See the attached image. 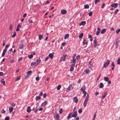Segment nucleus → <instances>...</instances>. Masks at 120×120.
Segmentation results:
<instances>
[{"instance_id": "52", "label": "nucleus", "mask_w": 120, "mask_h": 120, "mask_svg": "<svg viewBox=\"0 0 120 120\" xmlns=\"http://www.w3.org/2000/svg\"><path fill=\"white\" fill-rule=\"evenodd\" d=\"M12 25H10L9 29L10 30H11L12 28Z\"/></svg>"}, {"instance_id": "24", "label": "nucleus", "mask_w": 120, "mask_h": 120, "mask_svg": "<svg viewBox=\"0 0 120 120\" xmlns=\"http://www.w3.org/2000/svg\"><path fill=\"white\" fill-rule=\"evenodd\" d=\"M13 110V108L12 107H10L9 108V111L10 112H11Z\"/></svg>"}, {"instance_id": "57", "label": "nucleus", "mask_w": 120, "mask_h": 120, "mask_svg": "<svg viewBox=\"0 0 120 120\" xmlns=\"http://www.w3.org/2000/svg\"><path fill=\"white\" fill-rule=\"evenodd\" d=\"M23 58L22 57H21L20 58H19V60H18V61H20Z\"/></svg>"}, {"instance_id": "11", "label": "nucleus", "mask_w": 120, "mask_h": 120, "mask_svg": "<svg viewBox=\"0 0 120 120\" xmlns=\"http://www.w3.org/2000/svg\"><path fill=\"white\" fill-rule=\"evenodd\" d=\"M41 60L40 58L38 59L36 61V66H37L38 65V64L40 62Z\"/></svg>"}, {"instance_id": "26", "label": "nucleus", "mask_w": 120, "mask_h": 120, "mask_svg": "<svg viewBox=\"0 0 120 120\" xmlns=\"http://www.w3.org/2000/svg\"><path fill=\"white\" fill-rule=\"evenodd\" d=\"M104 80L106 81H107L109 79V78L108 77H104Z\"/></svg>"}, {"instance_id": "17", "label": "nucleus", "mask_w": 120, "mask_h": 120, "mask_svg": "<svg viewBox=\"0 0 120 120\" xmlns=\"http://www.w3.org/2000/svg\"><path fill=\"white\" fill-rule=\"evenodd\" d=\"M31 110V109L30 107L29 106L28 107L26 111L28 113H29L30 112Z\"/></svg>"}, {"instance_id": "50", "label": "nucleus", "mask_w": 120, "mask_h": 120, "mask_svg": "<svg viewBox=\"0 0 120 120\" xmlns=\"http://www.w3.org/2000/svg\"><path fill=\"white\" fill-rule=\"evenodd\" d=\"M92 11L90 12L89 13V16H91L92 15Z\"/></svg>"}, {"instance_id": "15", "label": "nucleus", "mask_w": 120, "mask_h": 120, "mask_svg": "<svg viewBox=\"0 0 120 120\" xmlns=\"http://www.w3.org/2000/svg\"><path fill=\"white\" fill-rule=\"evenodd\" d=\"M106 29H102L101 32V33L102 34H104L106 31Z\"/></svg>"}, {"instance_id": "55", "label": "nucleus", "mask_w": 120, "mask_h": 120, "mask_svg": "<svg viewBox=\"0 0 120 120\" xmlns=\"http://www.w3.org/2000/svg\"><path fill=\"white\" fill-rule=\"evenodd\" d=\"M4 75V73L2 72H0V76H2Z\"/></svg>"}, {"instance_id": "35", "label": "nucleus", "mask_w": 120, "mask_h": 120, "mask_svg": "<svg viewBox=\"0 0 120 120\" xmlns=\"http://www.w3.org/2000/svg\"><path fill=\"white\" fill-rule=\"evenodd\" d=\"M67 55V54H66L65 55H64V56L63 60L64 61H65V58L66 57Z\"/></svg>"}, {"instance_id": "14", "label": "nucleus", "mask_w": 120, "mask_h": 120, "mask_svg": "<svg viewBox=\"0 0 120 120\" xmlns=\"http://www.w3.org/2000/svg\"><path fill=\"white\" fill-rule=\"evenodd\" d=\"M21 27L20 25L19 24H18V25L17 27V28L16 29V31H19V27H20V28H21Z\"/></svg>"}, {"instance_id": "20", "label": "nucleus", "mask_w": 120, "mask_h": 120, "mask_svg": "<svg viewBox=\"0 0 120 120\" xmlns=\"http://www.w3.org/2000/svg\"><path fill=\"white\" fill-rule=\"evenodd\" d=\"M119 42V40L116 41V43H115V45H116V48L118 47Z\"/></svg>"}, {"instance_id": "23", "label": "nucleus", "mask_w": 120, "mask_h": 120, "mask_svg": "<svg viewBox=\"0 0 120 120\" xmlns=\"http://www.w3.org/2000/svg\"><path fill=\"white\" fill-rule=\"evenodd\" d=\"M103 86L104 85L103 83L102 82L100 83L99 87L101 88H102Z\"/></svg>"}, {"instance_id": "12", "label": "nucleus", "mask_w": 120, "mask_h": 120, "mask_svg": "<svg viewBox=\"0 0 120 120\" xmlns=\"http://www.w3.org/2000/svg\"><path fill=\"white\" fill-rule=\"evenodd\" d=\"M86 23V22L85 21H83L82 22H81L79 24V26H81L82 25L84 26Z\"/></svg>"}, {"instance_id": "61", "label": "nucleus", "mask_w": 120, "mask_h": 120, "mask_svg": "<svg viewBox=\"0 0 120 120\" xmlns=\"http://www.w3.org/2000/svg\"><path fill=\"white\" fill-rule=\"evenodd\" d=\"M15 104L13 102L12 104V106H15Z\"/></svg>"}, {"instance_id": "62", "label": "nucleus", "mask_w": 120, "mask_h": 120, "mask_svg": "<svg viewBox=\"0 0 120 120\" xmlns=\"http://www.w3.org/2000/svg\"><path fill=\"white\" fill-rule=\"evenodd\" d=\"M26 15H27V14L26 13H25L23 15V18H25V17L26 16Z\"/></svg>"}, {"instance_id": "27", "label": "nucleus", "mask_w": 120, "mask_h": 120, "mask_svg": "<svg viewBox=\"0 0 120 120\" xmlns=\"http://www.w3.org/2000/svg\"><path fill=\"white\" fill-rule=\"evenodd\" d=\"M19 48L20 49H22L23 47V45L22 44H21L19 45Z\"/></svg>"}, {"instance_id": "46", "label": "nucleus", "mask_w": 120, "mask_h": 120, "mask_svg": "<svg viewBox=\"0 0 120 120\" xmlns=\"http://www.w3.org/2000/svg\"><path fill=\"white\" fill-rule=\"evenodd\" d=\"M32 72V71H31L30 70L28 71V72L27 73V74L28 75L30 74Z\"/></svg>"}, {"instance_id": "42", "label": "nucleus", "mask_w": 120, "mask_h": 120, "mask_svg": "<svg viewBox=\"0 0 120 120\" xmlns=\"http://www.w3.org/2000/svg\"><path fill=\"white\" fill-rule=\"evenodd\" d=\"M28 57L29 58L31 59L33 57V56L32 55H30L28 56Z\"/></svg>"}, {"instance_id": "60", "label": "nucleus", "mask_w": 120, "mask_h": 120, "mask_svg": "<svg viewBox=\"0 0 120 120\" xmlns=\"http://www.w3.org/2000/svg\"><path fill=\"white\" fill-rule=\"evenodd\" d=\"M5 53L3 52L2 55V57H4V56H5Z\"/></svg>"}, {"instance_id": "56", "label": "nucleus", "mask_w": 120, "mask_h": 120, "mask_svg": "<svg viewBox=\"0 0 120 120\" xmlns=\"http://www.w3.org/2000/svg\"><path fill=\"white\" fill-rule=\"evenodd\" d=\"M7 50V49L5 48L3 50V52L5 53L6 51Z\"/></svg>"}, {"instance_id": "63", "label": "nucleus", "mask_w": 120, "mask_h": 120, "mask_svg": "<svg viewBox=\"0 0 120 120\" xmlns=\"http://www.w3.org/2000/svg\"><path fill=\"white\" fill-rule=\"evenodd\" d=\"M43 97L44 98H46V93L44 94L43 95Z\"/></svg>"}, {"instance_id": "10", "label": "nucleus", "mask_w": 120, "mask_h": 120, "mask_svg": "<svg viewBox=\"0 0 120 120\" xmlns=\"http://www.w3.org/2000/svg\"><path fill=\"white\" fill-rule=\"evenodd\" d=\"M67 13V11L64 9L62 10L61 11V13L64 15L66 14Z\"/></svg>"}, {"instance_id": "37", "label": "nucleus", "mask_w": 120, "mask_h": 120, "mask_svg": "<svg viewBox=\"0 0 120 120\" xmlns=\"http://www.w3.org/2000/svg\"><path fill=\"white\" fill-rule=\"evenodd\" d=\"M56 118V119L59 118L60 117V116H59V114H56L55 116Z\"/></svg>"}, {"instance_id": "59", "label": "nucleus", "mask_w": 120, "mask_h": 120, "mask_svg": "<svg viewBox=\"0 0 120 120\" xmlns=\"http://www.w3.org/2000/svg\"><path fill=\"white\" fill-rule=\"evenodd\" d=\"M75 63H73L72 65H71V67H73L75 66Z\"/></svg>"}, {"instance_id": "64", "label": "nucleus", "mask_w": 120, "mask_h": 120, "mask_svg": "<svg viewBox=\"0 0 120 120\" xmlns=\"http://www.w3.org/2000/svg\"><path fill=\"white\" fill-rule=\"evenodd\" d=\"M80 58V57L79 56H77L76 57V59L77 60H79Z\"/></svg>"}, {"instance_id": "45", "label": "nucleus", "mask_w": 120, "mask_h": 120, "mask_svg": "<svg viewBox=\"0 0 120 120\" xmlns=\"http://www.w3.org/2000/svg\"><path fill=\"white\" fill-rule=\"evenodd\" d=\"M1 112L2 113H5L6 111L2 109L1 111Z\"/></svg>"}, {"instance_id": "47", "label": "nucleus", "mask_w": 120, "mask_h": 120, "mask_svg": "<svg viewBox=\"0 0 120 120\" xmlns=\"http://www.w3.org/2000/svg\"><path fill=\"white\" fill-rule=\"evenodd\" d=\"M119 10L118 9H116L114 13L115 14H116L117 13L118 11Z\"/></svg>"}, {"instance_id": "16", "label": "nucleus", "mask_w": 120, "mask_h": 120, "mask_svg": "<svg viewBox=\"0 0 120 120\" xmlns=\"http://www.w3.org/2000/svg\"><path fill=\"white\" fill-rule=\"evenodd\" d=\"M83 45H84L85 44H86V45H87L88 44V42L86 41L85 39H84L83 41Z\"/></svg>"}, {"instance_id": "36", "label": "nucleus", "mask_w": 120, "mask_h": 120, "mask_svg": "<svg viewBox=\"0 0 120 120\" xmlns=\"http://www.w3.org/2000/svg\"><path fill=\"white\" fill-rule=\"evenodd\" d=\"M61 87V85H58L57 86V89L58 90H59Z\"/></svg>"}, {"instance_id": "58", "label": "nucleus", "mask_w": 120, "mask_h": 120, "mask_svg": "<svg viewBox=\"0 0 120 120\" xmlns=\"http://www.w3.org/2000/svg\"><path fill=\"white\" fill-rule=\"evenodd\" d=\"M43 109V108L41 107L38 110L39 111H42Z\"/></svg>"}, {"instance_id": "44", "label": "nucleus", "mask_w": 120, "mask_h": 120, "mask_svg": "<svg viewBox=\"0 0 120 120\" xmlns=\"http://www.w3.org/2000/svg\"><path fill=\"white\" fill-rule=\"evenodd\" d=\"M89 64H90V65L92 66L93 64V63L92 61H91V60H90L89 62Z\"/></svg>"}, {"instance_id": "25", "label": "nucleus", "mask_w": 120, "mask_h": 120, "mask_svg": "<svg viewBox=\"0 0 120 120\" xmlns=\"http://www.w3.org/2000/svg\"><path fill=\"white\" fill-rule=\"evenodd\" d=\"M39 39L40 40H41L43 38V36L41 35H39L38 36Z\"/></svg>"}, {"instance_id": "33", "label": "nucleus", "mask_w": 120, "mask_h": 120, "mask_svg": "<svg viewBox=\"0 0 120 120\" xmlns=\"http://www.w3.org/2000/svg\"><path fill=\"white\" fill-rule=\"evenodd\" d=\"M89 71L88 69H86L85 70V71L87 74H88L89 72Z\"/></svg>"}, {"instance_id": "3", "label": "nucleus", "mask_w": 120, "mask_h": 120, "mask_svg": "<svg viewBox=\"0 0 120 120\" xmlns=\"http://www.w3.org/2000/svg\"><path fill=\"white\" fill-rule=\"evenodd\" d=\"M110 62V60H107V62L104 64L103 68H105L107 67L109 64Z\"/></svg>"}, {"instance_id": "28", "label": "nucleus", "mask_w": 120, "mask_h": 120, "mask_svg": "<svg viewBox=\"0 0 120 120\" xmlns=\"http://www.w3.org/2000/svg\"><path fill=\"white\" fill-rule=\"evenodd\" d=\"M72 61L71 62V63H75L76 62V60L75 59V58L73 57V56L72 57Z\"/></svg>"}, {"instance_id": "8", "label": "nucleus", "mask_w": 120, "mask_h": 120, "mask_svg": "<svg viewBox=\"0 0 120 120\" xmlns=\"http://www.w3.org/2000/svg\"><path fill=\"white\" fill-rule=\"evenodd\" d=\"M118 6V4L117 3H114L111 4V6L112 7H114L115 8H116Z\"/></svg>"}, {"instance_id": "31", "label": "nucleus", "mask_w": 120, "mask_h": 120, "mask_svg": "<svg viewBox=\"0 0 120 120\" xmlns=\"http://www.w3.org/2000/svg\"><path fill=\"white\" fill-rule=\"evenodd\" d=\"M84 7L85 8H89V6L88 4H87L84 5Z\"/></svg>"}, {"instance_id": "7", "label": "nucleus", "mask_w": 120, "mask_h": 120, "mask_svg": "<svg viewBox=\"0 0 120 120\" xmlns=\"http://www.w3.org/2000/svg\"><path fill=\"white\" fill-rule=\"evenodd\" d=\"M101 31V30L100 28L98 27L97 28V31L96 33V34L97 35H98L99 34Z\"/></svg>"}, {"instance_id": "53", "label": "nucleus", "mask_w": 120, "mask_h": 120, "mask_svg": "<svg viewBox=\"0 0 120 120\" xmlns=\"http://www.w3.org/2000/svg\"><path fill=\"white\" fill-rule=\"evenodd\" d=\"M36 80L37 81L39 80V77L38 76L36 77Z\"/></svg>"}, {"instance_id": "5", "label": "nucleus", "mask_w": 120, "mask_h": 120, "mask_svg": "<svg viewBox=\"0 0 120 120\" xmlns=\"http://www.w3.org/2000/svg\"><path fill=\"white\" fill-rule=\"evenodd\" d=\"M88 100V98H86L85 99L83 103V105L85 107L86 106V103Z\"/></svg>"}, {"instance_id": "32", "label": "nucleus", "mask_w": 120, "mask_h": 120, "mask_svg": "<svg viewBox=\"0 0 120 120\" xmlns=\"http://www.w3.org/2000/svg\"><path fill=\"white\" fill-rule=\"evenodd\" d=\"M1 82L4 85H5V82L4 81V79H2L1 80Z\"/></svg>"}, {"instance_id": "2", "label": "nucleus", "mask_w": 120, "mask_h": 120, "mask_svg": "<svg viewBox=\"0 0 120 120\" xmlns=\"http://www.w3.org/2000/svg\"><path fill=\"white\" fill-rule=\"evenodd\" d=\"M94 47H95L99 45V44H98V42L97 41L96 38H95L94 40Z\"/></svg>"}, {"instance_id": "51", "label": "nucleus", "mask_w": 120, "mask_h": 120, "mask_svg": "<svg viewBox=\"0 0 120 120\" xmlns=\"http://www.w3.org/2000/svg\"><path fill=\"white\" fill-rule=\"evenodd\" d=\"M20 77H21V76H19V77H17V79H16V81H17L18 80H19V79H20Z\"/></svg>"}, {"instance_id": "1", "label": "nucleus", "mask_w": 120, "mask_h": 120, "mask_svg": "<svg viewBox=\"0 0 120 120\" xmlns=\"http://www.w3.org/2000/svg\"><path fill=\"white\" fill-rule=\"evenodd\" d=\"M86 87L85 86H83L80 89V90L83 92V93L84 94L83 97H85V95L86 94V92L85 91V89Z\"/></svg>"}, {"instance_id": "54", "label": "nucleus", "mask_w": 120, "mask_h": 120, "mask_svg": "<svg viewBox=\"0 0 120 120\" xmlns=\"http://www.w3.org/2000/svg\"><path fill=\"white\" fill-rule=\"evenodd\" d=\"M105 3H103L102 4V6L101 7V8H104V7L105 6Z\"/></svg>"}, {"instance_id": "22", "label": "nucleus", "mask_w": 120, "mask_h": 120, "mask_svg": "<svg viewBox=\"0 0 120 120\" xmlns=\"http://www.w3.org/2000/svg\"><path fill=\"white\" fill-rule=\"evenodd\" d=\"M73 101H74L75 103H76L78 102V100L77 98H73Z\"/></svg>"}, {"instance_id": "13", "label": "nucleus", "mask_w": 120, "mask_h": 120, "mask_svg": "<svg viewBox=\"0 0 120 120\" xmlns=\"http://www.w3.org/2000/svg\"><path fill=\"white\" fill-rule=\"evenodd\" d=\"M72 112L70 113L67 117V119H69L72 117Z\"/></svg>"}, {"instance_id": "29", "label": "nucleus", "mask_w": 120, "mask_h": 120, "mask_svg": "<svg viewBox=\"0 0 120 120\" xmlns=\"http://www.w3.org/2000/svg\"><path fill=\"white\" fill-rule=\"evenodd\" d=\"M36 62H32L31 63V66H34V65H35L36 66Z\"/></svg>"}, {"instance_id": "9", "label": "nucleus", "mask_w": 120, "mask_h": 120, "mask_svg": "<svg viewBox=\"0 0 120 120\" xmlns=\"http://www.w3.org/2000/svg\"><path fill=\"white\" fill-rule=\"evenodd\" d=\"M73 89L72 86V85H70L69 86V87L68 88V89L66 90L67 92H68L70 90H71Z\"/></svg>"}, {"instance_id": "41", "label": "nucleus", "mask_w": 120, "mask_h": 120, "mask_svg": "<svg viewBox=\"0 0 120 120\" xmlns=\"http://www.w3.org/2000/svg\"><path fill=\"white\" fill-rule=\"evenodd\" d=\"M100 0H95V3L96 4L97 3H99L100 1Z\"/></svg>"}, {"instance_id": "19", "label": "nucleus", "mask_w": 120, "mask_h": 120, "mask_svg": "<svg viewBox=\"0 0 120 120\" xmlns=\"http://www.w3.org/2000/svg\"><path fill=\"white\" fill-rule=\"evenodd\" d=\"M49 56L50 58L52 59L53 57V55L52 53H50L49 55Z\"/></svg>"}, {"instance_id": "38", "label": "nucleus", "mask_w": 120, "mask_h": 120, "mask_svg": "<svg viewBox=\"0 0 120 120\" xmlns=\"http://www.w3.org/2000/svg\"><path fill=\"white\" fill-rule=\"evenodd\" d=\"M63 109L62 108H60L59 110V113L60 114H61L62 112V110Z\"/></svg>"}, {"instance_id": "49", "label": "nucleus", "mask_w": 120, "mask_h": 120, "mask_svg": "<svg viewBox=\"0 0 120 120\" xmlns=\"http://www.w3.org/2000/svg\"><path fill=\"white\" fill-rule=\"evenodd\" d=\"M82 112V110L81 109H80L79 110H78V112L79 113H81Z\"/></svg>"}, {"instance_id": "18", "label": "nucleus", "mask_w": 120, "mask_h": 120, "mask_svg": "<svg viewBox=\"0 0 120 120\" xmlns=\"http://www.w3.org/2000/svg\"><path fill=\"white\" fill-rule=\"evenodd\" d=\"M47 103V102L46 101H45L41 105L42 106H45L46 105Z\"/></svg>"}, {"instance_id": "34", "label": "nucleus", "mask_w": 120, "mask_h": 120, "mask_svg": "<svg viewBox=\"0 0 120 120\" xmlns=\"http://www.w3.org/2000/svg\"><path fill=\"white\" fill-rule=\"evenodd\" d=\"M120 31V29H118L116 30V34H118Z\"/></svg>"}, {"instance_id": "40", "label": "nucleus", "mask_w": 120, "mask_h": 120, "mask_svg": "<svg viewBox=\"0 0 120 120\" xmlns=\"http://www.w3.org/2000/svg\"><path fill=\"white\" fill-rule=\"evenodd\" d=\"M10 118L8 116H7L5 118V120H9Z\"/></svg>"}, {"instance_id": "21", "label": "nucleus", "mask_w": 120, "mask_h": 120, "mask_svg": "<svg viewBox=\"0 0 120 120\" xmlns=\"http://www.w3.org/2000/svg\"><path fill=\"white\" fill-rule=\"evenodd\" d=\"M69 34H65L64 37V39H66L68 38H69Z\"/></svg>"}, {"instance_id": "6", "label": "nucleus", "mask_w": 120, "mask_h": 120, "mask_svg": "<svg viewBox=\"0 0 120 120\" xmlns=\"http://www.w3.org/2000/svg\"><path fill=\"white\" fill-rule=\"evenodd\" d=\"M77 111H75L74 112L73 114L72 115V116L75 118L77 116Z\"/></svg>"}, {"instance_id": "30", "label": "nucleus", "mask_w": 120, "mask_h": 120, "mask_svg": "<svg viewBox=\"0 0 120 120\" xmlns=\"http://www.w3.org/2000/svg\"><path fill=\"white\" fill-rule=\"evenodd\" d=\"M83 33H81L79 36V38H82L83 37Z\"/></svg>"}, {"instance_id": "43", "label": "nucleus", "mask_w": 120, "mask_h": 120, "mask_svg": "<svg viewBox=\"0 0 120 120\" xmlns=\"http://www.w3.org/2000/svg\"><path fill=\"white\" fill-rule=\"evenodd\" d=\"M16 35V32H15L13 34L12 36V38H14Z\"/></svg>"}, {"instance_id": "4", "label": "nucleus", "mask_w": 120, "mask_h": 120, "mask_svg": "<svg viewBox=\"0 0 120 120\" xmlns=\"http://www.w3.org/2000/svg\"><path fill=\"white\" fill-rule=\"evenodd\" d=\"M110 95V94L109 92L105 93V94L103 95V98L105 97H108Z\"/></svg>"}, {"instance_id": "39", "label": "nucleus", "mask_w": 120, "mask_h": 120, "mask_svg": "<svg viewBox=\"0 0 120 120\" xmlns=\"http://www.w3.org/2000/svg\"><path fill=\"white\" fill-rule=\"evenodd\" d=\"M117 64H120V58L118 59L117 61Z\"/></svg>"}, {"instance_id": "48", "label": "nucleus", "mask_w": 120, "mask_h": 120, "mask_svg": "<svg viewBox=\"0 0 120 120\" xmlns=\"http://www.w3.org/2000/svg\"><path fill=\"white\" fill-rule=\"evenodd\" d=\"M74 69V68L73 67H71L70 69V71H73Z\"/></svg>"}]
</instances>
